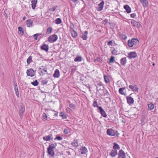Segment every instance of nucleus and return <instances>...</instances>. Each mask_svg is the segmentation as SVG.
<instances>
[{"label": "nucleus", "mask_w": 158, "mask_h": 158, "mask_svg": "<svg viewBox=\"0 0 158 158\" xmlns=\"http://www.w3.org/2000/svg\"><path fill=\"white\" fill-rule=\"evenodd\" d=\"M139 44V41L137 39L133 38L131 40H129L128 41V45L131 47L134 46L136 47L138 46Z\"/></svg>", "instance_id": "f257e3e1"}, {"label": "nucleus", "mask_w": 158, "mask_h": 158, "mask_svg": "<svg viewBox=\"0 0 158 158\" xmlns=\"http://www.w3.org/2000/svg\"><path fill=\"white\" fill-rule=\"evenodd\" d=\"M58 39L56 35L53 34L48 38V41L51 43H53L56 41Z\"/></svg>", "instance_id": "f03ea898"}, {"label": "nucleus", "mask_w": 158, "mask_h": 158, "mask_svg": "<svg viewBox=\"0 0 158 158\" xmlns=\"http://www.w3.org/2000/svg\"><path fill=\"white\" fill-rule=\"evenodd\" d=\"M25 110V107L24 106L22 105L21 108H20L19 111V115L21 118H22L23 117Z\"/></svg>", "instance_id": "7ed1b4c3"}, {"label": "nucleus", "mask_w": 158, "mask_h": 158, "mask_svg": "<svg viewBox=\"0 0 158 158\" xmlns=\"http://www.w3.org/2000/svg\"><path fill=\"white\" fill-rule=\"evenodd\" d=\"M131 94H130L129 96H127L126 97L127 102L129 105L133 104L134 102L133 98H132L130 96L131 95Z\"/></svg>", "instance_id": "20e7f679"}, {"label": "nucleus", "mask_w": 158, "mask_h": 158, "mask_svg": "<svg viewBox=\"0 0 158 158\" xmlns=\"http://www.w3.org/2000/svg\"><path fill=\"white\" fill-rule=\"evenodd\" d=\"M35 72L32 69L27 70V75L28 76L32 77L34 76Z\"/></svg>", "instance_id": "39448f33"}, {"label": "nucleus", "mask_w": 158, "mask_h": 158, "mask_svg": "<svg viewBox=\"0 0 158 158\" xmlns=\"http://www.w3.org/2000/svg\"><path fill=\"white\" fill-rule=\"evenodd\" d=\"M118 158H126L125 153L122 149L119 151L118 153Z\"/></svg>", "instance_id": "423d86ee"}, {"label": "nucleus", "mask_w": 158, "mask_h": 158, "mask_svg": "<svg viewBox=\"0 0 158 158\" xmlns=\"http://www.w3.org/2000/svg\"><path fill=\"white\" fill-rule=\"evenodd\" d=\"M137 56L136 53L135 52H129L127 56L129 58L131 59L132 58H134Z\"/></svg>", "instance_id": "0eeeda50"}, {"label": "nucleus", "mask_w": 158, "mask_h": 158, "mask_svg": "<svg viewBox=\"0 0 158 158\" xmlns=\"http://www.w3.org/2000/svg\"><path fill=\"white\" fill-rule=\"evenodd\" d=\"M131 24L134 27L139 28L141 26L139 22H136L135 20H133L131 21Z\"/></svg>", "instance_id": "6e6552de"}, {"label": "nucleus", "mask_w": 158, "mask_h": 158, "mask_svg": "<svg viewBox=\"0 0 158 158\" xmlns=\"http://www.w3.org/2000/svg\"><path fill=\"white\" fill-rule=\"evenodd\" d=\"M107 134L109 135L112 136H114L115 135L114 130L112 129H108L107 130Z\"/></svg>", "instance_id": "1a4fd4ad"}, {"label": "nucleus", "mask_w": 158, "mask_h": 158, "mask_svg": "<svg viewBox=\"0 0 158 158\" xmlns=\"http://www.w3.org/2000/svg\"><path fill=\"white\" fill-rule=\"evenodd\" d=\"M40 48L41 50L45 51L46 52H48L49 49L48 45L44 44L41 46Z\"/></svg>", "instance_id": "9d476101"}, {"label": "nucleus", "mask_w": 158, "mask_h": 158, "mask_svg": "<svg viewBox=\"0 0 158 158\" xmlns=\"http://www.w3.org/2000/svg\"><path fill=\"white\" fill-rule=\"evenodd\" d=\"M120 51H119L117 47L116 48H113L112 50L111 53L115 55H116L120 54Z\"/></svg>", "instance_id": "9b49d317"}, {"label": "nucleus", "mask_w": 158, "mask_h": 158, "mask_svg": "<svg viewBox=\"0 0 158 158\" xmlns=\"http://www.w3.org/2000/svg\"><path fill=\"white\" fill-rule=\"evenodd\" d=\"M53 137L52 135V134H51L48 135H46L44 136L43 138V139L45 141H49L50 139L52 140L53 139Z\"/></svg>", "instance_id": "f8f14e48"}, {"label": "nucleus", "mask_w": 158, "mask_h": 158, "mask_svg": "<svg viewBox=\"0 0 158 158\" xmlns=\"http://www.w3.org/2000/svg\"><path fill=\"white\" fill-rule=\"evenodd\" d=\"M87 152V150L85 147H83L80 149V153L81 154H85Z\"/></svg>", "instance_id": "ddd939ff"}, {"label": "nucleus", "mask_w": 158, "mask_h": 158, "mask_svg": "<svg viewBox=\"0 0 158 158\" xmlns=\"http://www.w3.org/2000/svg\"><path fill=\"white\" fill-rule=\"evenodd\" d=\"M14 89L15 91V94L19 98V92L18 91V89L17 87V83L16 82H14Z\"/></svg>", "instance_id": "4468645a"}, {"label": "nucleus", "mask_w": 158, "mask_h": 158, "mask_svg": "<svg viewBox=\"0 0 158 158\" xmlns=\"http://www.w3.org/2000/svg\"><path fill=\"white\" fill-rule=\"evenodd\" d=\"M104 4V1H102L98 5V7L97 8V10L98 11L102 10L103 8Z\"/></svg>", "instance_id": "2eb2a0df"}, {"label": "nucleus", "mask_w": 158, "mask_h": 158, "mask_svg": "<svg viewBox=\"0 0 158 158\" xmlns=\"http://www.w3.org/2000/svg\"><path fill=\"white\" fill-rule=\"evenodd\" d=\"M143 6L144 7H147L148 6V0H139Z\"/></svg>", "instance_id": "dca6fc26"}, {"label": "nucleus", "mask_w": 158, "mask_h": 158, "mask_svg": "<svg viewBox=\"0 0 158 158\" xmlns=\"http://www.w3.org/2000/svg\"><path fill=\"white\" fill-rule=\"evenodd\" d=\"M98 108L100 110V113L104 117H107L106 114L102 107H98Z\"/></svg>", "instance_id": "f3484780"}, {"label": "nucleus", "mask_w": 158, "mask_h": 158, "mask_svg": "<svg viewBox=\"0 0 158 158\" xmlns=\"http://www.w3.org/2000/svg\"><path fill=\"white\" fill-rule=\"evenodd\" d=\"M129 87L133 91L138 92L139 88L137 87L136 85H130Z\"/></svg>", "instance_id": "a211bd4d"}, {"label": "nucleus", "mask_w": 158, "mask_h": 158, "mask_svg": "<svg viewBox=\"0 0 158 158\" xmlns=\"http://www.w3.org/2000/svg\"><path fill=\"white\" fill-rule=\"evenodd\" d=\"M60 75V72L58 69H56L53 75V77L55 78H58L59 77Z\"/></svg>", "instance_id": "6ab92c4d"}, {"label": "nucleus", "mask_w": 158, "mask_h": 158, "mask_svg": "<svg viewBox=\"0 0 158 158\" xmlns=\"http://www.w3.org/2000/svg\"><path fill=\"white\" fill-rule=\"evenodd\" d=\"M47 151L49 155L53 156L54 155V149L48 148Z\"/></svg>", "instance_id": "aec40b11"}, {"label": "nucleus", "mask_w": 158, "mask_h": 158, "mask_svg": "<svg viewBox=\"0 0 158 158\" xmlns=\"http://www.w3.org/2000/svg\"><path fill=\"white\" fill-rule=\"evenodd\" d=\"M117 154V150H112L110 153V155L112 157H115Z\"/></svg>", "instance_id": "412c9836"}, {"label": "nucleus", "mask_w": 158, "mask_h": 158, "mask_svg": "<svg viewBox=\"0 0 158 158\" xmlns=\"http://www.w3.org/2000/svg\"><path fill=\"white\" fill-rule=\"evenodd\" d=\"M124 8L125 9L127 13H129L131 12V8L128 5H124Z\"/></svg>", "instance_id": "4be33fe9"}, {"label": "nucleus", "mask_w": 158, "mask_h": 158, "mask_svg": "<svg viewBox=\"0 0 158 158\" xmlns=\"http://www.w3.org/2000/svg\"><path fill=\"white\" fill-rule=\"evenodd\" d=\"M88 34V31H85L84 34H82V35H81V37L83 39V40H86L87 38V35Z\"/></svg>", "instance_id": "5701e85b"}, {"label": "nucleus", "mask_w": 158, "mask_h": 158, "mask_svg": "<svg viewBox=\"0 0 158 158\" xmlns=\"http://www.w3.org/2000/svg\"><path fill=\"white\" fill-rule=\"evenodd\" d=\"M37 0H32L31 1V7L33 9H34L36 6V5L37 3Z\"/></svg>", "instance_id": "b1692460"}, {"label": "nucleus", "mask_w": 158, "mask_h": 158, "mask_svg": "<svg viewBox=\"0 0 158 158\" xmlns=\"http://www.w3.org/2000/svg\"><path fill=\"white\" fill-rule=\"evenodd\" d=\"M33 21L31 19L27 20L26 21V24L27 27H30L32 26V24L33 23Z\"/></svg>", "instance_id": "393cba45"}, {"label": "nucleus", "mask_w": 158, "mask_h": 158, "mask_svg": "<svg viewBox=\"0 0 158 158\" xmlns=\"http://www.w3.org/2000/svg\"><path fill=\"white\" fill-rule=\"evenodd\" d=\"M120 63L121 64L124 66L127 63V60L126 57H123L121 59Z\"/></svg>", "instance_id": "a878e982"}, {"label": "nucleus", "mask_w": 158, "mask_h": 158, "mask_svg": "<svg viewBox=\"0 0 158 158\" xmlns=\"http://www.w3.org/2000/svg\"><path fill=\"white\" fill-rule=\"evenodd\" d=\"M41 70V73H42V75L43 76L44 74H46L48 73L47 71V69L46 68L42 69L41 68L39 69Z\"/></svg>", "instance_id": "bb28decb"}, {"label": "nucleus", "mask_w": 158, "mask_h": 158, "mask_svg": "<svg viewBox=\"0 0 158 158\" xmlns=\"http://www.w3.org/2000/svg\"><path fill=\"white\" fill-rule=\"evenodd\" d=\"M114 145L113 146V148L114 150H117V149H119L120 148L119 145L116 143H114Z\"/></svg>", "instance_id": "cd10ccee"}, {"label": "nucleus", "mask_w": 158, "mask_h": 158, "mask_svg": "<svg viewBox=\"0 0 158 158\" xmlns=\"http://www.w3.org/2000/svg\"><path fill=\"white\" fill-rule=\"evenodd\" d=\"M60 116L62 117V118L65 119L66 118V114L64 112H62L60 114Z\"/></svg>", "instance_id": "c85d7f7f"}, {"label": "nucleus", "mask_w": 158, "mask_h": 158, "mask_svg": "<svg viewBox=\"0 0 158 158\" xmlns=\"http://www.w3.org/2000/svg\"><path fill=\"white\" fill-rule=\"evenodd\" d=\"M154 105L152 103H150L148 105V108L149 110H152L154 108Z\"/></svg>", "instance_id": "c756f323"}, {"label": "nucleus", "mask_w": 158, "mask_h": 158, "mask_svg": "<svg viewBox=\"0 0 158 158\" xmlns=\"http://www.w3.org/2000/svg\"><path fill=\"white\" fill-rule=\"evenodd\" d=\"M62 22L60 18L56 19L55 21V23L57 24H60Z\"/></svg>", "instance_id": "7c9ffc66"}, {"label": "nucleus", "mask_w": 158, "mask_h": 158, "mask_svg": "<svg viewBox=\"0 0 158 158\" xmlns=\"http://www.w3.org/2000/svg\"><path fill=\"white\" fill-rule=\"evenodd\" d=\"M32 62V56H30L27 59V64H29L31 62Z\"/></svg>", "instance_id": "2f4dec72"}, {"label": "nucleus", "mask_w": 158, "mask_h": 158, "mask_svg": "<svg viewBox=\"0 0 158 158\" xmlns=\"http://www.w3.org/2000/svg\"><path fill=\"white\" fill-rule=\"evenodd\" d=\"M104 78L105 81L106 83H109L110 82V80L109 79V77L107 76L104 75Z\"/></svg>", "instance_id": "473e14b6"}, {"label": "nucleus", "mask_w": 158, "mask_h": 158, "mask_svg": "<svg viewBox=\"0 0 158 158\" xmlns=\"http://www.w3.org/2000/svg\"><path fill=\"white\" fill-rule=\"evenodd\" d=\"M125 89V88L123 87L122 88H120L119 89V93L121 94L125 95V94L123 92V90Z\"/></svg>", "instance_id": "72a5a7b5"}, {"label": "nucleus", "mask_w": 158, "mask_h": 158, "mask_svg": "<svg viewBox=\"0 0 158 158\" xmlns=\"http://www.w3.org/2000/svg\"><path fill=\"white\" fill-rule=\"evenodd\" d=\"M71 144L74 147H77L78 146V143L77 140H74L73 142Z\"/></svg>", "instance_id": "f704fd0d"}, {"label": "nucleus", "mask_w": 158, "mask_h": 158, "mask_svg": "<svg viewBox=\"0 0 158 158\" xmlns=\"http://www.w3.org/2000/svg\"><path fill=\"white\" fill-rule=\"evenodd\" d=\"M18 29L19 30V31H20V32L19 33V34L20 35H23V28L20 27H19L18 28Z\"/></svg>", "instance_id": "c9c22d12"}, {"label": "nucleus", "mask_w": 158, "mask_h": 158, "mask_svg": "<svg viewBox=\"0 0 158 158\" xmlns=\"http://www.w3.org/2000/svg\"><path fill=\"white\" fill-rule=\"evenodd\" d=\"M52 29L51 27H48L47 30L46 34H49L51 33L52 31Z\"/></svg>", "instance_id": "e433bc0d"}, {"label": "nucleus", "mask_w": 158, "mask_h": 158, "mask_svg": "<svg viewBox=\"0 0 158 158\" xmlns=\"http://www.w3.org/2000/svg\"><path fill=\"white\" fill-rule=\"evenodd\" d=\"M39 82L37 80H35V81L34 82H32L31 83V84L33 85L36 86L38 85Z\"/></svg>", "instance_id": "4c0bfd02"}, {"label": "nucleus", "mask_w": 158, "mask_h": 158, "mask_svg": "<svg viewBox=\"0 0 158 158\" xmlns=\"http://www.w3.org/2000/svg\"><path fill=\"white\" fill-rule=\"evenodd\" d=\"M72 36L73 37H76L77 35V33L75 31H73L71 32Z\"/></svg>", "instance_id": "58836bf2"}, {"label": "nucleus", "mask_w": 158, "mask_h": 158, "mask_svg": "<svg viewBox=\"0 0 158 158\" xmlns=\"http://www.w3.org/2000/svg\"><path fill=\"white\" fill-rule=\"evenodd\" d=\"M56 144H55V145L53 143H52V144L50 145H49L48 148H49L51 149H54V148H55L56 146Z\"/></svg>", "instance_id": "ea45409f"}, {"label": "nucleus", "mask_w": 158, "mask_h": 158, "mask_svg": "<svg viewBox=\"0 0 158 158\" xmlns=\"http://www.w3.org/2000/svg\"><path fill=\"white\" fill-rule=\"evenodd\" d=\"M93 106L94 107H97L98 108V107H101V106H98L97 102L96 101H94L93 102Z\"/></svg>", "instance_id": "a19ab883"}, {"label": "nucleus", "mask_w": 158, "mask_h": 158, "mask_svg": "<svg viewBox=\"0 0 158 158\" xmlns=\"http://www.w3.org/2000/svg\"><path fill=\"white\" fill-rule=\"evenodd\" d=\"M114 60V57L113 56H111L110 57V60H109V63H113Z\"/></svg>", "instance_id": "79ce46f5"}, {"label": "nucleus", "mask_w": 158, "mask_h": 158, "mask_svg": "<svg viewBox=\"0 0 158 158\" xmlns=\"http://www.w3.org/2000/svg\"><path fill=\"white\" fill-rule=\"evenodd\" d=\"M63 139L62 137L60 136H56V137L54 139L55 140H61Z\"/></svg>", "instance_id": "37998d69"}, {"label": "nucleus", "mask_w": 158, "mask_h": 158, "mask_svg": "<svg viewBox=\"0 0 158 158\" xmlns=\"http://www.w3.org/2000/svg\"><path fill=\"white\" fill-rule=\"evenodd\" d=\"M57 6H55L53 7V8H50L49 10L50 11H52V12L54 11L57 8Z\"/></svg>", "instance_id": "c03bdc74"}, {"label": "nucleus", "mask_w": 158, "mask_h": 158, "mask_svg": "<svg viewBox=\"0 0 158 158\" xmlns=\"http://www.w3.org/2000/svg\"><path fill=\"white\" fill-rule=\"evenodd\" d=\"M130 16L133 18H136V15L135 13L131 14L130 15Z\"/></svg>", "instance_id": "a18cd8bd"}, {"label": "nucleus", "mask_w": 158, "mask_h": 158, "mask_svg": "<svg viewBox=\"0 0 158 158\" xmlns=\"http://www.w3.org/2000/svg\"><path fill=\"white\" fill-rule=\"evenodd\" d=\"M43 115L44 117L43 118L45 120H47V114L45 113H43Z\"/></svg>", "instance_id": "49530a36"}, {"label": "nucleus", "mask_w": 158, "mask_h": 158, "mask_svg": "<svg viewBox=\"0 0 158 158\" xmlns=\"http://www.w3.org/2000/svg\"><path fill=\"white\" fill-rule=\"evenodd\" d=\"M69 106L70 107L74 109L75 108V105L72 103L70 104L69 105Z\"/></svg>", "instance_id": "de8ad7c7"}, {"label": "nucleus", "mask_w": 158, "mask_h": 158, "mask_svg": "<svg viewBox=\"0 0 158 158\" xmlns=\"http://www.w3.org/2000/svg\"><path fill=\"white\" fill-rule=\"evenodd\" d=\"M112 40L109 41L107 43V45L108 46H112Z\"/></svg>", "instance_id": "09e8293b"}, {"label": "nucleus", "mask_w": 158, "mask_h": 158, "mask_svg": "<svg viewBox=\"0 0 158 158\" xmlns=\"http://www.w3.org/2000/svg\"><path fill=\"white\" fill-rule=\"evenodd\" d=\"M68 129H65L64 131V132L65 134H67L68 133Z\"/></svg>", "instance_id": "8fccbe9b"}, {"label": "nucleus", "mask_w": 158, "mask_h": 158, "mask_svg": "<svg viewBox=\"0 0 158 158\" xmlns=\"http://www.w3.org/2000/svg\"><path fill=\"white\" fill-rule=\"evenodd\" d=\"M97 85H98V86H97L96 85H95V86H96L97 91H99V90H100L101 89H98V87L100 86H102V85L101 84L99 83V84H98Z\"/></svg>", "instance_id": "3c124183"}, {"label": "nucleus", "mask_w": 158, "mask_h": 158, "mask_svg": "<svg viewBox=\"0 0 158 158\" xmlns=\"http://www.w3.org/2000/svg\"><path fill=\"white\" fill-rule=\"evenodd\" d=\"M42 83L43 84H46L48 82V81L46 80H43L41 81Z\"/></svg>", "instance_id": "603ef678"}, {"label": "nucleus", "mask_w": 158, "mask_h": 158, "mask_svg": "<svg viewBox=\"0 0 158 158\" xmlns=\"http://www.w3.org/2000/svg\"><path fill=\"white\" fill-rule=\"evenodd\" d=\"M66 110L68 113H70L72 111V110L69 107L66 108Z\"/></svg>", "instance_id": "864d4df0"}, {"label": "nucleus", "mask_w": 158, "mask_h": 158, "mask_svg": "<svg viewBox=\"0 0 158 158\" xmlns=\"http://www.w3.org/2000/svg\"><path fill=\"white\" fill-rule=\"evenodd\" d=\"M76 68L72 69H71V73L73 74L76 71Z\"/></svg>", "instance_id": "5fc2aeb1"}, {"label": "nucleus", "mask_w": 158, "mask_h": 158, "mask_svg": "<svg viewBox=\"0 0 158 158\" xmlns=\"http://www.w3.org/2000/svg\"><path fill=\"white\" fill-rule=\"evenodd\" d=\"M122 38L123 39L125 40L127 39V36H126V35L123 34L122 35Z\"/></svg>", "instance_id": "6e6d98bb"}, {"label": "nucleus", "mask_w": 158, "mask_h": 158, "mask_svg": "<svg viewBox=\"0 0 158 158\" xmlns=\"http://www.w3.org/2000/svg\"><path fill=\"white\" fill-rule=\"evenodd\" d=\"M38 35L37 34H35L34 35H33V36H34V39L35 40H37V38H38V35Z\"/></svg>", "instance_id": "4d7b16f0"}, {"label": "nucleus", "mask_w": 158, "mask_h": 158, "mask_svg": "<svg viewBox=\"0 0 158 158\" xmlns=\"http://www.w3.org/2000/svg\"><path fill=\"white\" fill-rule=\"evenodd\" d=\"M74 61H79V56H77L76 58H75L74 59Z\"/></svg>", "instance_id": "13d9d810"}, {"label": "nucleus", "mask_w": 158, "mask_h": 158, "mask_svg": "<svg viewBox=\"0 0 158 158\" xmlns=\"http://www.w3.org/2000/svg\"><path fill=\"white\" fill-rule=\"evenodd\" d=\"M73 25L72 23H71L70 25V28L71 29H73Z\"/></svg>", "instance_id": "bf43d9fd"}, {"label": "nucleus", "mask_w": 158, "mask_h": 158, "mask_svg": "<svg viewBox=\"0 0 158 158\" xmlns=\"http://www.w3.org/2000/svg\"><path fill=\"white\" fill-rule=\"evenodd\" d=\"M104 22L105 23V24H107L108 23V20L107 19H105L104 20Z\"/></svg>", "instance_id": "052dcab7"}, {"label": "nucleus", "mask_w": 158, "mask_h": 158, "mask_svg": "<svg viewBox=\"0 0 158 158\" xmlns=\"http://www.w3.org/2000/svg\"><path fill=\"white\" fill-rule=\"evenodd\" d=\"M85 85L86 87H87V88H90V86L89 85V84H86V85Z\"/></svg>", "instance_id": "680f3d73"}, {"label": "nucleus", "mask_w": 158, "mask_h": 158, "mask_svg": "<svg viewBox=\"0 0 158 158\" xmlns=\"http://www.w3.org/2000/svg\"><path fill=\"white\" fill-rule=\"evenodd\" d=\"M105 94L106 95H107V96H108V95H109V93L107 91V92Z\"/></svg>", "instance_id": "e2e57ef3"}, {"label": "nucleus", "mask_w": 158, "mask_h": 158, "mask_svg": "<svg viewBox=\"0 0 158 158\" xmlns=\"http://www.w3.org/2000/svg\"><path fill=\"white\" fill-rule=\"evenodd\" d=\"M82 60V58L81 56H80V62Z\"/></svg>", "instance_id": "0e129e2a"}, {"label": "nucleus", "mask_w": 158, "mask_h": 158, "mask_svg": "<svg viewBox=\"0 0 158 158\" xmlns=\"http://www.w3.org/2000/svg\"><path fill=\"white\" fill-rule=\"evenodd\" d=\"M26 16H24V17H23V20H24L25 19H26Z\"/></svg>", "instance_id": "69168bd1"}, {"label": "nucleus", "mask_w": 158, "mask_h": 158, "mask_svg": "<svg viewBox=\"0 0 158 158\" xmlns=\"http://www.w3.org/2000/svg\"><path fill=\"white\" fill-rule=\"evenodd\" d=\"M37 34L38 35H38V36H39V35H41V33H37V34Z\"/></svg>", "instance_id": "338daca9"}, {"label": "nucleus", "mask_w": 158, "mask_h": 158, "mask_svg": "<svg viewBox=\"0 0 158 158\" xmlns=\"http://www.w3.org/2000/svg\"><path fill=\"white\" fill-rule=\"evenodd\" d=\"M58 114V113L57 112L56 113H55L54 114V116H56Z\"/></svg>", "instance_id": "774afa93"}]
</instances>
